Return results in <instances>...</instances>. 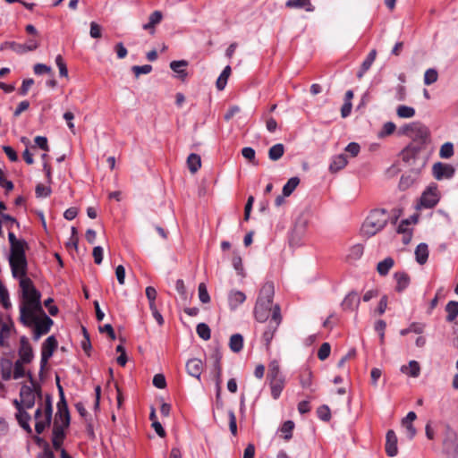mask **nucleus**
I'll return each mask as SVG.
<instances>
[{
    "instance_id": "f257e3e1",
    "label": "nucleus",
    "mask_w": 458,
    "mask_h": 458,
    "mask_svg": "<svg viewBox=\"0 0 458 458\" xmlns=\"http://www.w3.org/2000/svg\"><path fill=\"white\" fill-rule=\"evenodd\" d=\"M22 301L20 304V320L33 327V338L38 341L47 334L53 325V320L46 314L40 301L41 294L35 288L30 279H22L20 283Z\"/></svg>"
},
{
    "instance_id": "f03ea898",
    "label": "nucleus",
    "mask_w": 458,
    "mask_h": 458,
    "mask_svg": "<svg viewBox=\"0 0 458 458\" xmlns=\"http://www.w3.org/2000/svg\"><path fill=\"white\" fill-rule=\"evenodd\" d=\"M8 240L11 246L9 263L12 274L14 278L19 279L20 284L22 279H30L26 276L27 259L24 250L26 242L23 240L17 239L13 232L8 233Z\"/></svg>"
},
{
    "instance_id": "7ed1b4c3",
    "label": "nucleus",
    "mask_w": 458,
    "mask_h": 458,
    "mask_svg": "<svg viewBox=\"0 0 458 458\" xmlns=\"http://www.w3.org/2000/svg\"><path fill=\"white\" fill-rule=\"evenodd\" d=\"M432 151V145L409 143L403 149L401 157L412 172L419 174L426 166Z\"/></svg>"
},
{
    "instance_id": "20e7f679",
    "label": "nucleus",
    "mask_w": 458,
    "mask_h": 458,
    "mask_svg": "<svg viewBox=\"0 0 458 458\" xmlns=\"http://www.w3.org/2000/svg\"><path fill=\"white\" fill-rule=\"evenodd\" d=\"M388 218L386 209L372 210L363 222L360 233L367 238L374 236L386 225Z\"/></svg>"
},
{
    "instance_id": "39448f33",
    "label": "nucleus",
    "mask_w": 458,
    "mask_h": 458,
    "mask_svg": "<svg viewBox=\"0 0 458 458\" xmlns=\"http://www.w3.org/2000/svg\"><path fill=\"white\" fill-rule=\"evenodd\" d=\"M402 133L410 138V143L432 145L429 129L420 122H413L402 128Z\"/></svg>"
},
{
    "instance_id": "423d86ee",
    "label": "nucleus",
    "mask_w": 458,
    "mask_h": 458,
    "mask_svg": "<svg viewBox=\"0 0 458 458\" xmlns=\"http://www.w3.org/2000/svg\"><path fill=\"white\" fill-rule=\"evenodd\" d=\"M51 417L52 406L49 401L45 404L44 408L42 403L37 408L35 411V430L38 434H41L50 425Z\"/></svg>"
},
{
    "instance_id": "0eeeda50",
    "label": "nucleus",
    "mask_w": 458,
    "mask_h": 458,
    "mask_svg": "<svg viewBox=\"0 0 458 458\" xmlns=\"http://www.w3.org/2000/svg\"><path fill=\"white\" fill-rule=\"evenodd\" d=\"M32 386H22L20 391V399L19 403L22 407V409H30L34 406L36 396H40V393L36 390L35 386L31 382Z\"/></svg>"
},
{
    "instance_id": "6e6552de",
    "label": "nucleus",
    "mask_w": 458,
    "mask_h": 458,
    "mask_svg": "<svg viewBox=\"0 0 458 458\" xmlns=\"http://www.w3.org/2000/svg\"><path fill=\"white\" fill-rule=\"evenodd\" d=\"M281 323V314H280V307L278 305H275L272 311V318L269 320L267 329L263 334V338L267 344H269L271 340L273 339L274 334L276 331L278 326Z\"/></svg>"
},
{
    "instance_id": "1a4fd4ad",
    "label": "nucleus",
    "mask_w": 458,
    "mask_h": 458,
    "mask_svg": "<svg viewBox=\"0 0 458 458\" xmlns=\"http://www.w3.org/2000/svg\"><path fill=\"white\" fill-rule=\"evenodd\" d=\"M454 168L449 164L437 162L432 167V173L437 180L450 179L454 174Z\"/></svg>"
},
{
    "instance_id": "9d476101",
    "label": "nucleus",
    "mask_w": 458,
    "mask_h": 458,
    "mask_svg": "<svg viewBox=\"0 0 458 458\" xmlns=\"http://www.w3.org/2000/svg\"><path fill=\"white\" fill-rule=\"evenodd\" d=\"M439 195L437 186H429L421 195L420 204L422 207L430 208L437 204Z\"/></svg>"
},
{
    "instance_id": "9b49d317",
    "label": "nucleus",
    "mask_w": 458,
    "mask_h": 458,
    "mask_svg": "<svg viewBox=\"0 0 458 458\" xmlns=\"http://www.w3.org/2000/svg\"><path fill=\"white\" fill-rule=\"evenodd\" d=\"M58 387H59V391H60L62 399L58 403V414L56 416H58L59 420L61 421V425H59V426L62 427L63 428H65L69 426L70 415H69L66 403L64 400L63 389L60 386H58Z\"/></svg>"
},
{
    "instance_id": "f8f14e48",
    "label": "nucleus",
    "mask_w": 458,
    "mask_h": 458,
    "mask_svg": "<svg viewBox=\"0 0 458 458\" xmlns=\"http://www.w3.org/2000/svg\"><path fill=\"white\" fill-rule=\"evenodd\" d=\"M272 310V304H266L261 301H257L254 308V315L259 322H265Z\"/></svg>"
},
{
    "instance_id": "ddd939ff",
    "label": "nucleus",
    "mask_w": 458,
    "mask_h": 458,
    "mask_svg": "<svg viewBox=\"0 0 458 458\" xmlns=\"http://www.w3.org/2000/svg\"><path fill=\"white\" fill-rule=\"evenodd\" d=\"M186 371L190 376L199 379L203 371L202 360L198 358L190 359L186 363Z\"/></svg>"
},
{
    "instance_id": "4468645a",
    "label": "nucleus",
    "mask_w": 458,
    "mask_h": 458,
    "mask_svg": "<svg viewBox=\"0 0 458 458\" xmlns=\"http://www.w3.org/2000/svg\"><path fill=\"white\" fill-rule=\"evenodd\" d=\"M14 404H15V406L17 408L16 417H17V420H18V422H19L20 426L23 429H25L27 432L30 433L31 432V428H30V426L29 424V421L30 420V415L26 411V409H22V407L19 403L18 400H14Z\"/></svg>"
},
{
    "instance_id": "2eb2a0df",
    "label": "nucleus",
    "mask_w": 458,
    "mask_h": 458,
    "mask_svg": "<svg viewBox=\"0 0 458 458\" xmlns=\"http://www.w3.org/2000/svg\"><path fill=\"white\" fill-rule=\"evenodd\" d=\"M360 297L357 292H350L342 301L341 305L344 310H356L360 304Z\"/></svg>"
},
{
    "instance_id": "dca6fc26",
    "label": "nucleus",
    "mask_w": 458,
    "mask_h": 458,
    "mask_svg": "<svg viewBox=\"0 0 458 458\" xmlns=\"http://www.w3.org/2000/svg\"><path fill=\"white\" fill-rule=\"evenodd\" d=\"M274 293V284L272 282H267L263 284L262 288L260 289L259 295L257 301H261L266 304H272Z\"/></svg>"
},
{
    "instance_id": "f3484780",
    "label": "nucleus",
    "mask_w": 458,
    "mask_h": 458,
    "mask_svg": "<svg viewBox=\"0 0 458 458\" xmlns=\"http://www.w3.org/2000/svg\"><path fill=\"white\" fill-rule=\"evenodd\" d=\"M20 360L22 363L30 362L33 358L32 349L25 336L21 338V347L19 350Z\"/></svg>"
},
{
    "instance_id": "a211bd4d",
    "label": "nucleus",
    "mask_w": 458,
    "mask_h": 458,
    "mask_svg": "<svg viewBox=\"0 0 458 458\" xmlns=\"http://www.w3.org/2000/svg\"><path fill=\"white\" fill-rule=\"evenodd\" d=\"M444 445L448 458H458V443L454 434H451L445 439Z\"/></svg>"
},
{
    "instance_id": "6ab92c4d",
    "label": "nucleus",
    "mask_w": 458,
    "mask_h": 458,
    "mask_svg": "<svg viewBox=\"0 0 458 458\" xmlns=\"http://www.w3.org/2000/svg\"><path fill=\"white\" fill-rule=\"evenodd\" d=\"M246 300V295L244 293L238 291V290H233L229 293L228 295V304L229 308L232 310H236L241 304H242Z\"/></svg>"
},
{
    "instance_id": "aec40b11",
    "label": "nucleus",
    "mask_w": 458,
    "mask_h": 458,
    "mask_svg": "<svg viewBox=\"0 0 458 458\" xmlns=\"http://www.w3.org/2000/svg\"><path fill=\"white\" fill-rule=\"evenodd\" d=\"M386 454L394 457L397 454V437L393 430H388L386 433Z\"/></svg>"
},
{
    "instance_id": "412c9836",
    "label": "nucleus",
    "mask_w": 458,
    "mask_h": 458,
    "mask_svg": "<svg viewBox=\"0 0 458 458\" xmlns=\"http://www.w3.org/2000/svg\"><path fill=\"white\" fill-rule=\"evenodd\" d=\"M57 347V341L55 336H48L42 344L41 354L44 355V359L51 358L55 350Z\"/></svg>"
},
{
    "instance_id": "4be33fe9",
    "label": "nucleus",
    "mask_w": 458,
    "mask_h": 458,
    "mask_svg": "<svg viewBox=\"0 0 458 458\" xmlns=\"http://www.w3.org/2000/svg\"><path fill=\"white\" fill-rule=\"evenodd\" d=\"M163 14L160 11L153 12L148 18V21L143 24L142 28L145 30H148L150 34H154L155 27L161 22Z\"/></svg>"
},
{
    "instance_id": "5701e85b",
    "label": "nucleus",
    "mask_w": 458,
    "mask_h": 458,
    "mask_svg": "<svg viewBox=\"0 0 458 458\" xmlns=\"http://www.w3.org/2000/svg\"><path fill=\"white\" fill-rule=\"evenodd\" d=\"M285 6L288 8L304 9L306 12H313L315 10L310 0H287Z\"/></svg>"
},
{
    "instance_id": "b1692460",
    "label": "nucleus",
    "mask_w": 458,
    "mask_h": 458,
    "mask_svg": "<svg viewBox=\"0 0 458 458\" xmlns=\"http://www.w3.org/2000/svg\"><path fill=\"white\" fill-rule=\"evenodd\" d=\"M347 163L348 161L345 155L340 154L335 156L330 163L329 171L331 173H336L339 170L343 169L347 165Z\"/></svg>"
},
{
    "instance_id": "393cba45",
    "label": "nucleus",
    "mask_w": 458,
    "mask_h": 458,
    "mask_svg": "<svg viewBox=\"0 0 458 458\" xmlns=\"http://www.w3.org/2000/svg\"><path fill=\"white\" fill-rule=\"evenodd\" d=\"M401 371L411 377H418L420 374V366L418 361L411 360L408 365H403Z\"/></svg>"
},
{
    "instance_id": "a878e982",
    "label": "nucleus",
    "mask_w": 458,
    "mask_h": 458,
    "mask_svg": "<svg viewBox=\"0 0 458 458\" xmlns=\"http://www.w3.org/2000/svg\"><path fill=\"white\" fill-rule=\"evenodd\" d=\"M64 429L62 427L58 425L57 420L55 421L54 428H53V446L55 449H59L63 444V439L64 437Z\"/></svg>"
},
{
    "instance_id": "bb28decb",
    "label": "nucleus",
    "mask_w": 458,
    "mask_h": 458,
    "mask_svg": "<svg viewBox=\"0 0 458 458\" xmlns=\"http://www.w3.org/2000/svg\"><path fill=\"white\" fill-rule=\"evenodd\" d=\"M188 62L185 60L172 61L170 63L171 70L177 73L178 78L182 80H183L187 76V72L185 71Z\"/></svg>"
},
{
    "instance_id": "cd10ccee",
    "label": "nucleus",
    "mask_w": 458,
    "mask_h": 458,
    "mask_svg": "<svg viewBox=\"0 0 458 458\" xmlns=\"http://www.w3.org/2000/svg\"><path fill=\"white\" fill-rule=\"evenodd\" d=\"M415 256L419 264H425L428 258V245L426 243H420L415 250Z\"/></svg>"
},
{
    "instance_id": "c85d7f7f",
    "label": "nucleus",
    "mask_w": 458,
    "mask_h": 458,
    "mask_svg": "<svg viewBox=\"0 0 458 458\" xmlns=\"http://www.w3.org/2000/svg\"><path fill=\"white\" fill-rule=\"evenodd\" d=\"M284 387V378L270 380L271 395L275 400L279 398Z\"/></svg>"
},
{
    "instance_id": "c756f323",
    "label": "nucleus",
    "mask_w": 458,
    "mask_h": 458,
    "mask_svg": "<svg viewBox=\"0 0 458 458\" xmlns=\"http://www.w3.org/2000/svg\"><path fill=\"white\" fill-rule=\"evenodd\" d=\"M229 347L232 352H239L243 347V337L241 334H234L230 337Z\"/></svg>"
},
{
    "instance_id": "7c9ffc66",
    "label": "nucleus",
    "mask_w": 458,
    "mask_h": 458,
    "mask_svg": "<svg viewBox=\"0 0 458 458\" xmlns=\"http://www.w3.org/2000/svg\"><path fill=\"white\" fill-rule=\"evenodd\" d=\"M446 321L453 322L458 316V301H450L445 306Z\"/></svg>"
},
{
    "instance_id": "2f4dec72",
    "label": "nucleus",
    "mask_w": 458,
    "mask_h": 458,
    "mask_svg": "<svg viewBox=\"0 0 458 458\" xmlns=\"http://www.w3.org/2000/svg\"><path fill=\"white\" fill-rule=\"evenodd\" d=\"M394 261L392 258H386L377 266V271L380 276H386L389 270L394 267Z\"/></svg>"
},
{
    "instance_id": "473e14b6",
    "label": "nucleus",
    "mask_w": 458,
    "mask_h": 458,
    "mask_svg": "<svg viewBox=\"0 0 458 458\" xmlns=\"http://www.w3.org/2000/svg\"><path fill=\"white\" fill-rule=\"evenodd\" d=\"M284 153V147L282 143H277L272 146L268 150V157L272 161H277Z\"/></svg>"
},
{
    "instance_id": "72a5a7b5",
    "label": "nucleus",
    "mask_w": 458,
    "mask_h": 458,
    "mask_svg": "<svg viewBox=\"0 0 458 458\" xmlns=\"http://www.w3.org/2000/svg\"><path fill=\"white\" fill-rule=\"evenodd\" d=\"M187 165L191 173L195 174L201 166L200 157L197 154H191L187 158Z\"/></svg>"
},
{
    "instance_id": "f704fd0d",
    "label": "nucleus",
    "mask_w": 458,
    "mask_h": 458,
    "mask_svg": "<svg viewBox=\"0 0 458 458\" xmlns=\"http://www.w3.org/2000/svg\"><path fill=\"white\" fill-rule=\"evenodd\" d=\"M267 377L270 380L284 378L280 372L279 363L276 360H273L269 363Z\"/></svg>"
},
{
    "instance_id": "c9c22d12",
    "label": "nucleus",
    "mask_w": 458,
    "mask_h": 458,
    "mask_svg": "<svg viewBox=\"0 0 458 458\" xmlns=\"http://www.w3.org/2000/svg\"><path fill=\"white\" fill-rule=\"evenodd\" d=\"M394 278L396 280V291L403 292L407 288L410 283L409 276L405 273H395Z\"/></svg>"
},
{
    "instance_id": "e433bc0d",
    "label": "nucleus",
    "mask_w": 458,
    "mask_h": 458,
    "mask_svg": "<svg viewBox=\"0 0 458 458\" xmlns=\"http://www.w3.org/2000/svg\"><path fill=\"white\" fill-rule=\"evenodd\" d=\"M230 73H231V67L229 65L225 66V69L223 70V72H221V74L219 75V77L217 78L216 80V88L217 89L219 90H223L226 84H227V80L230 76Z\"/></svg>"
},
{
    "instance_id": "4c0bfd02",
    "label": "nucleus",
    "mask_w": 458,
    "mask_h": 458,
    "mask_svg": "<svg viewBox=\"0 0 458 458\" xmlns=\"http://www.w3.org/2000/svg\"><path fill=\"white\" fill-rule=\"evenodd\" d=\"M6 209V206L3 201H0V216L2 220L5 223H7V226L9 228H12L14 225H19L17 220L13 217L12 216L6 214V212H4Z\"/></svg>"
},
{
    "instance_id": "58836bf2",
    "label": "nucleus",
    "mask_w": 458,
    "mask_h": 458,
    "mask_svg": "<svg viewBox=\"0 0 458 458\" xmlns=\"http://www.w3.org/2000/svg\"><path fill=\"white\" fill-rule=\"evenodd\" d=\"M299 183L300 179L298 177L290 178L283 187L284 196H290L293 193V191L296 189Z\"/></svg>"
},
{
    "instance_id": "ea45409f",
    "label": "nucleus",
    "mask_w": 458,
    "mask_h": 458,
    "mask_svg": "<svg viewBox=\"0 0 458 458\" xmlns=\"http://www.w3.org/2000/svg\"><path fill=\"white\" fill-rule=\"evenodd\" d=\"M232 265L239 276H243V266L242 257L237 250H233V256L232 259Z\"/></svg>"
},
{
    "instance_id": "a19ab883",
    "label": "nucleus",
    "mask_w": 458,
    "mask_h": 458,
    "mask_svg": "<svg viewBox=\"0 0 458 458\" xmlns=\"http://www.w3.org/2000/svg\"><path fill=\"white\" fill-rule=\"evenodd\" d=\"M396 114L400 118H412L415 115V109L408 106H399Z\"/></svg>"
},
{
    "instance_id": "79ce46f5",
    "label": "nucleus",
    "mask_w": 458,
    "mask_h": 458,
    "mask_svg": "<svg viewBox=\"0 0 458 458\" xmlns=\"http://www.w3.org/2000/svg\"><path fill=\"white\" fill-rule=\"evenodd\" d=\"M300 384L303 388H310L312 384V373L310 369H305L300 376Z\"/></svg>"
},
{
    "instance_id": "37998d69",
    "label": "nucleus",
    "mask_w": 458,
    "mask_h": 458,
    "mask_svg": "<svg viewBox=\"0 0 458 458\" xmlns=\"http://www.w3.org/2000/svg\"><path fill=\"white\" fill-rule=\"evenodd\" d=\"M196 332L203 340H208L211 336L210 328L205 323H199L196 327Z\"/></svg>"
},
{
    "instance_id": "c03bdc74",
    "label": "nucleus",
    "mask_w": 458,
    "mask_h": 458,
    "mask_svg": "<svg viewBox=\"0 0 458 458\" xmlns=\"http://www.w3.org/2000/svg\"><path fill=\"white\" fill-rule=\"evenodd\" d=\"M454 155V145L451 142L444 143L439 151L441 158H449Z\"/></svg>"
},
{
    "instance_id": "a18cd8bd",
    "label": "nucleus",
    "mask_w": 458,
    "mask_h": 458,
    "mask_svg": "<svg viewBox=\"0 0 458 458\" xmlns=\"http://www.w3.org/2000/svg\"><path fill=\"white\" fill-rule=\"evenodd\" d=\"M438 74L435 69H428L424 73V84L431 85L437 81Z\"/></svg>"
},
{
    "instance_id": "49530a36",
    "label": "nucleus",
    "mask_w": 458,
    "mask_h": 458,
    "mask_svg": "<svg viewBox=\"0 0 458 458\" xmlns=\"http://www.w3.org/2000/svg\"><path fill=\"white\" fill-rule=\"evenodd\" d=\"M199 298L202 303H208L210 301V296L208 293L207 286L204 283H200L198 287Z\"/></svg>"
},
{
    "instance_id": "de8ad7c7",
    "label": "nucleus",
    "mask_w": 458,
    "mask_h": 458,
    "mask_svg": "<svg viewBox=\"0 0 458 458\" xmlns=\"http://www.w3.org/2000/svg\"><path fill=\"white\" fill-rule=\"evenodd\" d=\"M377 52L375 49L371 50L369 54L368 55L367 58L363 61L361 64V69L363 72H367L370 66L372 65L373 62L376 59Z\"/></svg>"
},
{
    "instance_id": "09e8293b",
    "label": "nucleus",
    "mask_w": 458,
    "mask_h": 458,
    "mask_svg": "<svg viewBox=\"0 0 458 458\" xmlns=\"http://www.w3.org/2000/svg\"><path fill=\"white\" fill-rule=\"evenodd\" d=\"M330 351H331V347L328 343L322 344V345L319 347L318 352V359L320 360H325L326 359H327L330 354Z\"/></svg>"
},
{
    "instance_id": "8fccbe9b",
    "label": "nucleus",
    "mask_w": 458,
    "mask_h": 458,
    "mask_svg": "<svg viewBox=\"0 0 458 458\" xmlns=\"http://www.w3.org/2000/svg\"><path fill=\"white\" fill-rule=\"evenodd\" d=\"M363 254V246L360 244L353 245L350 249V252L348 257L352 259H360Z\"/></svg>"
},
{
    "instance_id": "3c124183",
    "label": "nucleus",
    "mask_w": 458,
    "mask_h": 458,
    "mask_svg": "<svg viewBox=\"0 0 458 458\" xmlns=\"http://www.w3.org/2000/svg\"><path fill=\"white\" fill-rule=\"evenodd\" d=\"M25 375V369L23 368V363L21 360H17L13 367V377L14 379H19L23 377Z\"/></svg>"
},
{
    "instance_id": "603ef678",
    "label": "nucleus",
    "mask_w": 458,
    "mask_h": 458,
    "mask_svg": "<svg viewBox=\"0 0 458 458\" xmlns=\"http://www.w3.org/2000/svg\"><path fill=\"white\" fill-rule=\"evenodd\" d=\"M395 128H396V126L394 123L387 122L383 125L382 130L378 132V136L379 137L388 136L394 131Z\"/></svg>"
},
{
    "instance_id": "864d4df0",
    "label": "nucleus",
    "mask_w": 458,
    "mask_h": 458,
    "mask_svg": "<svg viewBox=\"0 0 458 458\" xmlns=\"http://www.w3.org/2000/svg\"><path fill=\"white\" fill-rule=\"evenodd\" d=\"M55 64L57 67L59 68V73L61 76L67 77L68 76V70L66 67V64L62 57V55H58L55 57Z\"/></svg>"
},
{
    "instance_id": "5fc2aeb1",
    "label": "nucleus",
    "mask_w": 458,
    "mask_h": 458,
    "mask_svg": "<svg viewBox=\"0 0 458 458\" xmlns=\"http://www.w3.org/2000/svg\"><path fill=\"white\" fill-rule=\"evenodd\" d=\"M294 428V423L292 420L285 421L282 426V432L284 433V438L289 440L292 437V431Z\"/></svg>"
},
{
    "instance_id": "6e6d98bb",
    "label": "nucleus",
    "mask_w": 458,
    "mask_h": 458,
    "mask_svg": "<svg viewBox=\"0 0 458 458\" xmlns=\"http://www.w3.org/2000/svg\"><path fill=\"white\" fill-rule=\"evenodd\" d=\"M317 413H318V418L324 421L329 420V419L331 417L330 410H329L328 406H327V405L320 406L318 409Z\"/></svg>"
},
{
    "instance_id": "4d7b16f0",
    "label": "nucleus",
    "mask_w": 458,
    "mask_h": 458,
    "mask_svg": "<svg viewBox=\"0 0 458 458\" xmlns=\"http://www.w3.org/2000/svg\"><path fill=\"white\" fill-rule=\"evenodd\" d=\"M11 327L7 324L1 325L0 328V346L4 345V340L10 336Z\"/></svg>"
},
{
    "instance_id": "13d9d810",
    "label": "nucleus",
    "mask_w": 458,
    "mask_h": 458,
    "mask_svg": "<svg viewBox=\"0 0 458 458\" xmlns=\"http://www.w3.org/2000/svg\"><path fill=\"white\" fill-rule=\"evenodd\" d=\"M132 71L135 73V75L138 77L140 74L149 73L152 71V66L149 64H145V65H141V66L135 65L132 67Z\"/></svg>"
},
{
    "instance_id": "bf43d9fd",
    "label": "nucleus",
    "mask_w": 458,
    "mask_h": 458,
    "mask_svg": "<svg viewBox=\"0 0 458 458\" xmlns=\"http://www.w3.org/2000/svg\"><path fill=\"white\" fill-rule=\"evenodd\" d=\"M6 45H9V47L17 54L22 55L28 52L24 44L6 42Z\"/></svg>"
},
{
    "instance_id": "052dcab7",
    "label": "nucleus",
    "mask_w": 458,
    "mask_h": 458,
    "mask_svg": "<svg viewBox=\"0 0 458 458\" xmlns=\"http://www.w3.org/2000/svg\"><path fill=\"white\" fill-rule=\"evenodd\" d=\"M33 71L35 74L42 75L44 73H50L52 70L50 66H47L44 64H37L34 65Z\"/></svg>"
},
{
    "instance_id": "680f3d73",
    "label": "nucleus",
    "mask_w": 458,
    "mask_h": 458,
    "mask_svg": "<svg viewBox=\"0 0 458 458\" xmlns=\"http://www.w3.org/2000/svg\"><path fill=\"white\" fill-rule=\"evenodd\" d=\"M12 364L9 361L2 363V377L4 380H8L12 377Z\"/></svg>"
},
{
    "instance_id": "e2e57ef3",
    "label": "nucleus",
    "mask_w": 458,
    "mask_h": 458,
    "mask_svg": "<svg viewBox=\"0 0 458 458\" xmlns=\"http://www.w3.org/2000/svg\"><path fill=\"white\" fill-rule=\"evenodd\" d=\"M153 385L159 389L165 388L166 386V381H165V377H164V375H162V374L155 375L153 377Z\"/></svg>"
},
{
    "instance_id": "0e129e2a",
    "label": "nucleus",
    "mask_w": 458,
    "mask_h": 458,
    "mask_svg": "<svg viewBox=\"0 0 458 458\" xmlns=\"http://www.w3.org/2000/svg\"><path fill=\"white\" fill-rule=\"evenodd\" d=\"M103 252H104L103 248L100 247V246H96L93 249L92 255H93L94 261H95L96 264L99 265V264L102 263Z\"/></svg>"
},
{
    "instance_id": "69168bd1",
    "label": "nucleus",
    "mask_w": 458,
    "mask_h": 458,
    "mask_svg": "<svg viewBox=\"0 0 458 458\" xmlns=\"http://www.w3.org/2000/svg\"><path fill=\"white\" fill-rule=\"evenodd\" d=\"M175 289L182 299L186 300L188 298L184 282L182 279L176 281Z\"/></svg>"
},
{
    "instance_id": "338daca9",
    "label": "nucleus",
    "mask_w": 458,
    "mask_h": 458,
    "mask_svg": "<svg viewBox=\"0 0 458 458\" xmlns=\"http://www.w3.org/2000/svg\"><path fill=\"white\" fill-rule=\"evenodd\" d=\"M90 37L93 38H98L101 37V27L95 21L90 22Z\"/></svg>"
},
{
    "instance_id": "774afa93",
    "label": "nucleus",
    "mask_w": 458,
    "mask_h": 458,
    "mask_svg": "<svg viewBox=\"0 0 458 458\" xmlns=\"http://www.w3.org/2000/svg\"><path fill=\"white\" fill-rule=\"evenodd\" d=\"M50 192H51L50 188L47 186H45L43 184H38L36 187L37 197L46 198V197L49 196Z\"/></svg>"
}]
</instances>
